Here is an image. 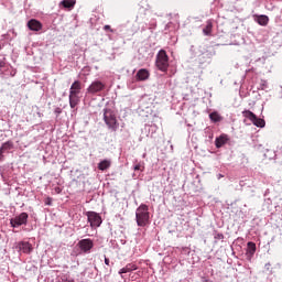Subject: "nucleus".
Listing matches in <instances>:
<instances>
[{
    "label": "nucleus",
    "instance_id": "1",
    "mask_svg": "<svg viewBox=\"0 0 282 282\" xmlns=\"http://www.w3.org/2000/svg\"><path fill=\"white\" fill-rule=\"evenodd\" d=\"M137 225L139 227H145L150 224L149 205L141 204L135 212Z\"/></svg>",
    "mask_w": 282,
    "mask_h": 282
},
{
    "label": "nucleus",
    "instance_id": "2",
    "mask_svg": "<svg viewBox=\"0 0 282 282\" xmlns=\"http://www.w3.org/2000/svg\"><path fill=\"white\" fill-rule=\"evenodd\" d=\"M155 66L160 72H166V69H169V55L166 54V51L160 50L158 52Z\"/></svg>",
    "mask_w": 282,
    "mask_h": 282
},
{
    "label": "nucleus",
    "instance_id": "3",
    "mask_svg": "<svg viewBox=\"0 0 282 282\" xmlns=\"http://www.w3.org/2000/svg\"><path fill=\"white\" fill-rule=\"evenodd\" d=\"M104 119L108 128L112 131H117L119 128L118 120H116V115L110 109L105 110Z\"/></svg>",
    "mask_w": 282,
    "mask_h": 282
},
{
    "label": "nucleus",
    "instance_id": "4",
    "mask_svg": "<svg viewBox=\"0 0 282 282\" xmlns=\"http://www.w3.org/2000/svg\"><path fill=\"white\" fill-rule=\"evenodd\" d=\"M86 217L91 228H98L102 224V218L99 216L97 212H87Z\"/></svg>",
    "mask_w": 282,
    "mask_h": 282
},
{
    "label": "nucleus",
    "instance_id": "5",
    "mask_svg": "<svg viewBox=\"0 0 282 282\" xmlns=\"http://www.w3.org/2000/svg\"><path fill=\"white\" fill-rule=\"evenodd\" d=\"M28 218H29L28 213L26 212H22L20 214V216H17L15 218H11L10 219V225L13 228L21 227L22 225H26L28 224Z\"/></svg>",
    "mask_w": 282,
    "mask_h": 282
},
{
    "label": "nucleus",
    "instance_id": "6",
    "mask_svg": "<svg viewBox=\"0 0 282 282\" xmlns=\"http://www.w3.org/2000/svg\"><path fill=\"white\" fill-rule=\"evenodd\" d=\"M77 247L84 253H90V250L94 249L95 243H94V240H91L90 238H84L78 241Z\"/></svg>",
    "mask_w": 282,
    "mask_h": 282
},
{
    "label": "nucleus",
    "instance_id": "7",
    "mask_svg": "<svg viewBox=\"0 0 282 282\" xmlns=\"http://www.w3.org/2000/svg\"><path fill=\"white\" fill-rule=\"evenodd\" d=\"M105 89V84L102 82H93L89 88H87V93L95 95Z\"/></svg>",
    "mask_w": 282,
    "mask_h": 282
},
{
    "label": "nucleus",
    "instance_id": "8",
    "mask_svg": "<svg viewBox=\"0 0 282 282\" xmlns=\"http://www.w3.org/2000/svg\"><path fill=\"white\" fill-rule=\"evenodd\" d=\"M17 249L22 251L24 254H30L33 252V245L30 242L21 241L17 243Z\"/></svg>",
    "mask_w": 282,
    "mask_h": 282
},
{
    "label": "nucleus",
    "instance_id": "9",
    "mask_svg": "<svg viewBox=\"0 0 282 282\" xmlns=\"http://www.w3.org/2000/svg\"><path fill=\"white\" fill-rule=\"evenodd\" d=\"M28 28L32 32H41V30H43V24L41 23V21H39L36 19H31L28 22Z\"/></svg>",
    "mask_w": 282,
    "mask_h": 282
},
{
    "label": "nucleus",
    "instance_id": "10",
    "mask_svg": "<svg viewBox=\"0 0 282 282\" xmlns=\"http://www.w3.org/2000/svg\"><path fill=\"white\" fill-rule=\"evenodd\" d=\"M80 91L82 83L79 80L74 82L69 88V96H79Z\"/></svg>",
    "mask_w": 282,
    "mask_h": 282
},
{
    "label": "nucleus",
    "instance_id": "11",
    "mask_svg": "<svg viewBox=\"0 0 282 282\" xmlns=\"http://www.w3.org/2000/svg\"><path fill=\"white\" fill-rule=\"evenodd\" d=\"M228 141H229V138L227 134H220V137H217L215 140L216 149H220L221 147L227 144Z\"/></svg>",
    "mask_w": 282,
    "mask_h": 282
},
{
    "label": "nucleus",
    "instance_id": "12",
    "mask_svg": "<svg viewBox=\"0 0 282 282\" xmlns=\"http://www.w3.org/2000/svg\"><path fill=\"white\" fill-rule=\"evenodd\" d=\"M68 98H69V106H70L72 109L77 107L80 102L79 95H69Z\"/></svg>",
    "mask_w": 282,
    "mask_h": 282
},
{
    "label": "nucleus",
    "instance_id": "13",
    "mask_svg": "<svg viewBox=\"0 0 282 282\" xmlns=\"http://www.w3.org/2000/svg\"><path fill=\"white\" fill-rule=\"evenodd\" d=\"M138 269V267L133 263H129V264H126V267H123L120 271H119V274H127L129 272H132V271H135Z\"/></svg>",
    "mask_w": 282,
    "mask_h": 282
},
{
    "label": "nucleus",
    "instance_id": "14",
    "mask_svg": "<svg viewBox=\"0 0 282 282\" xmlns=\"http://www.w3.org/2000/svg\"><path fill=\"white\" fill-rule=\"evenodd\" d=\"M212 33H213V20H208L206 22L205 28L203 29V34L205 36H210Z\"/></svg>",
    "mask_w": 282,
    "mask_h": 282
},
{
    "label": "nucleus",
    "instance_id": "15",
    "mask_svg": "<svg viewBox=\"0 0 282 282\" xmlns=\"http://www.w3.org/2000/svg\"><path fill=\"white\" fill-rule=\"evenodd\" d=\"M257 23L259 25H262L263 28H265V25H268V23H270V18H268V15H258L257 18Z\"/></svg>",
    "mask_w": 282,
    "mask_h": 282
},
{
    "label": "nucleus",
    "instance_id": "16",
    "mask_svg": "<svg viewBox=\"0 0 282 282\" xmlns=\"http://www.w3.org/2000/svg\"><path fill=\"white\" fill-rule=\"evenodd\" d=\"M14 148V144L12 141H7L4 143H2L0 151L1 152H6V151H11Z\"/></svg>",
    "mask_w": 282,
    "mask_h": 282
},
{
    "label": "nucleus",
    "instance_id": "17",
    "mask_svg": "<svg viewBox=\"0 0 282 282\" xmlns=\"http://www.w3.org/2000/svg\"><path fill=\"white\" fill-rule=\"evenodd\" d=\"M111 166V162L109 160H102L99 164H98V170L99 171H106Z\"/></svg>",
    "mask_w": 282,
    "mask_h": 282
},
{
    "label": "nucleus",
    "instance_id": "18",
    "mask_svg": "<svg viewBox=\"0 0 282 282\" xmlns=\"http://www.w3.org/2000/svg\"><path fill=\"white\" fill-rule=\"evenodd\" d=\"M149 77H150L149 72H138L135 79L139 82H142V80L149 79Z\"/></svg>",
    "mask_w": 282,
    "mask_h": 282
},
{
    "label": "nucleus",
    "instance_id": "19",
    "mask_svg": "<svg viewBox=\"0 0 282 282\" xmlns=\"http://www.w3.org/2000/svg\"><path fill=\"white\" fill-rule=\"evenodd\" d=\"M59 6H63V8H74V6H76V2L73 0H62L59 2Z\"/></svg>",
    "mask_w": 282,
    "mask_h": 282
},
{
    "label": "nucleus",
    "instance_id": "20",
    "mask_svg": "<svg viewBox=\"0 0 282 282\" xmlns=\"http://www.w3.org/2000/svg\"><path fill=\"white\" fill-rule=\"evenodd\" d=\"M242 116H243V118H247V119H249L250 121L256 120V118H257V115H254V113L251 112L250 110H243V111H242Z\"/></svg>",
    "mask_w": 282,
    "mask_h": 282
},
{
    "label": "nucleus",
    "instance_id": "21",
    "mask_svg": "<svg viewBox=\"0 0 282 282\" xmlns=\"http://www.w3.org/2000/svg\"><path fill=\"white\" fill-rule=\"evenodd\" d=\"M252 124H254L258 128H264L265 127V121L263 119H260L258 117H256L254 120L251 121Z\"/></svg>",
    "mask_w": 282,
    "mask_h": 282
},
{
    "label": "nucleus",
    "instance_id": "22",
    "mask_svg": "<svg viewBox=\"0 0 282 282\" xmlns=\"http://www.w3.org/2000/svg\"><path fill=\"white\" fill-rule=\"evenodd\" d=\"M209 119L217 123V122H220L221 121V116L218 115V112H213V113H209Z\"/></svg>",
    "mask_w": 282,
    "mask_h": 282
},
{
    "label": "nucleus",
    "instance_id": "23",
    "mask_svg": "<svg viewBox=\"0 0 282 282\" xmlns=\"http://www.w3.org/2000/svg\"><path fill=\"white\" fill-rule=\"evenodd\" d=\"M134 171L143 172L144 171V163L143 162H137V164L134 165Z\"/></svg>",
    "mask_w": 282,
    "mask_h": 282
},
{
    "label": "nucleus",
    "instance_id": "24",
    "mask_svg": "<svg viewBox=\"0 0 282 282\" xmlns=\"http://www.w3.org/2000/svg\"><path fill=\"white\" fill-rule=\"evenodd\" d=\"M247 247L251 250L252 253H254L256 250H257V247H256L254 242L247 243Z\"/></svg>",
    "mask_w": 282,
    "mask_h": 282
},
{
    "label": "nucleus",
    "instance_id": "25",
    "mask_svg": "<svg viewBox=\"0 0 282 282\" xmlns=\"http://www.w3.org/2000/svg\"><path fill=\"white\" fill-rule=\"evenodd\" d=\"M214 238H215V240H224L225 236H224V234L217 232V234H215Z\"/></svg>",
    "mask_w": 282,
    "mask_h": 282
},
{
    "label": "nucleus",
    "instance_id": "26",
    "mask_svg": "<svg viewBox=\"0 0 282 282\" xmlns=\"http://www.w3.org/2000/svg\"><path fill=\"white\" fill-rule=\"evenodd\" d=\"M104 30H105V32H111V33H113V29H111V25H109V24H106L105 26H104Z\"/></svg>",
    "mask_w": 282,
    "mask_h": 282
},
{
    "label": "nucleus",
    "instance_id": "27",
    "mask_svg": "<svg viewBox=\"0 0 282 282\" xmlns=\"http://www.w3.org/2000/svg\"><path fill=\"white\" fill-rule=\"evenodd\" d=\"M57 282H74V280H69V279L63 276L59 280H57Z\"/></svg>",
    "mask_w": 282,
    "mask_h": 282
},
{
    "label": "nucleus",
    "instance_id": "28",
    "mask_svg": "<svg viewBox=\"0 0 282 282\" xmlns=\"http://www.w3.org/2000/svg\"><path fill=\"white\" fill-rule=\"evenodd\" d=\"M45 204L48 205V206L52 205V198L47 197L46 200H45Z\"/></svg>",
    "mask_w": 282,
    "mask_h": 282
},
{
    "label": "nucleus",
    "instance_id": "29",
    "mask_svg": "<svg viewBox=\"0 0 282 282\" xmlns=\"http://www.w3.org/2000/svg\"><path fill=\"white\" fill-rule=\"evenodd\" d=\"M56 115H61V112H63V110L61 108H55V111H54Z\"/></svg>",
    "mask_w": 282,
    "mask_h": 282
},
{
    "label": "nucleus",
    "instance_id": "30",
    "mask_svg": "<svg viewBox=\"0 0 282 282\" xmlns=\"http://www.w3.org/2000/svg\"><path fill=\"white\" fill-rule=\"evenodd\" d=\"M105 263H106V265H110V259L109 258H105Z\"/></svg>",
    "mask_w": 282,
    "mask_h": 282
},
{
    "label": "nucleus",
    "instance_id": "31",
    "mask_svg": "<svg viewBox=\"0 0 282 282\" xmlns=\"http://www.w3.org/2000/svg\"><path fill=\"white\" fill-rule=\"evenodd\" d=\"M3 153H4V152L0 150V161H3V159H4Z\"/></svg>",
    "mask_w": 282,
    "mask_h": 282
},
{
    "label": "nucleus",
    "instance_id": "32",
    "mask_svg": "<svg viewBox=\"0 0 282 282\" xmlns=\"http://www.w3.org/2000/svg\"><path fill=\"white\" fill-rule=\"evenodd\" d=\"M138 72H148L147 68H141Z\"/></svg>",
    "mask_w": 282,
    "mask_h": 282
},
{
    "label": "nucleus",
    "instance_id": "33",
    "mask_svg": "<svg viewBox=\"0 0 282 282\" xmlns=\"http://www.w3.org/2000/svg\"><path fill=\"white\" fill-rule=\"evenodd\" d=\"M3 65H6V63H3V62H0V67H3Z\"/></svg>",
    "mask_w": 282,
    "mask_h": 282
},
{
    "label": "nucleus",
    "instance_id": "34",
    "mask_svg": "<svg viewBox=\"0 0 282 282\" xmlns=\"http://www.w3.org/2000/svg\"><path fill=\"white\" fill-rule=\"evenodd\" d=\"M55 191H56L57 193H59V187H56Z\"/></svg>",
    "mask_w": 282,
    "mask_h": 282
}]
</instances>
